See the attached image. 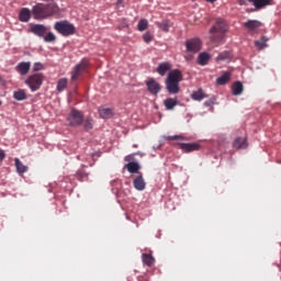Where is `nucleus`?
<instances>
[{
  "label": "nucleus",
  "instance_id": "c85d7f7f",
  "mask_svg": "<svg viewBox=\"0 0 281 281\" xmlns=\"http://www.w3.org/2000/svg\"><path fill=\"white\" fill-rule=\"evenodd\" d=\"M157 27L161 30V32H170V21L169 20H164L162 22H157L156 23Z\"/></svg>",
  "mask_w": 281,
  "mask_h": 281
},
{
  "label": "nucleus",
  "instance_id": "423d86ee",
  "mask_svg": "<svg viewBox=\"0 0 281 281\" xmlns=\"http://www.w3.org/2000/svg\"><path fill=\"white\" fill-rule=\"evenodd\" d=\"M184 45L188 54H199L203 43H201V40L199 38H190L186 41Z\"/></svg>",
  "mask_w": 281,
  "mask_h": 281
},
{
  "label": "nucleus",
  "instance_id": "393cba45",
  "mask_svg": "<svg viewBox=\"0 0 281 281\" xmlns=\"http://www.w3.org/2000/svg\"><path fill=\"white\" fill-rule=\"evenodd\" d=\"M231 79H232V74L224 72L221 77L216 79V82L217 85L223 86V85H227V82H229Z\"/></svg>",
  "mask_w": 281,
  "mask_h": 281
},
{
  "label": "nucleus",
  "instance_id": "39448f33",
  "mask_svg": "<svg viewBox=\"0 0 281 281\" xmlns=\"http://www.w3.org/2000/svg\"><path fill=\"white\" fill-rule=\"evenodd\" d=\"M67 122L69 126H81L85 122V114L81 111L72 109L67 116Z\"/></svg>",
  "mask_w": 281,
  "mask_h": 281
},
{
  "label": "nucleus",
  "instance_id": "ea45409f",
  "mask_svg": "<svg viewBox=\"0 0 281 281\" xmlns=\"http://www.w3.org/2000/svg\"><path fill=\"white\" fill-rule=\"evenodd\" d=\"M3 159H5V151L0 149V161H3Z\"/></svg>",
  "mask_w": 281,
  "mask_h": 281
},
{
  "label": "nucleus",
  "instance_id": "aec40b11",
  "mask_svg": "<svg viewBox=\"0 0 281 281\" xmlns=\"http://www.w3.org/2000/svg\"><path fill=\"white\" fill-rule=\"evenodd\" d=\"M178 104L179 101L175 98H168L164 101V106L167 111H172Z\"/></svg>",
  "mask_w": 281,
  "mask_h": 281
},
{
  "label": "nucleus",
  "instance_id": "7ed1b4c3",
  "mask_svg": "<svg viewBox=\"0 0 281 281\" xmlns=\"http://www.w3.org/2000/svg\"><path fill=\"white\" fill-rule=\"evenodd\" d=\"M54 30H56L58 34H61V36H72V34H76V26L69 23V21L56 22Z\"/></svg>",
  "mask_w": 281,
  "mask_h": 281
},
{
  "label": "nucleus",
  "instance_id": "dca6fc26",
  "mask_svg": "<svg viewBox=\"0 0 281 281\" xmlns=\"http://www.w3.org/2000/svg\"><path fill=\"white\" fill-rule=\"evenodd\" d=\"M249 144H247V138L245 137H237L233 142V148H236V150H240V148H247Z\"/></svg>",
  "mask_w": 281,
  "mask_h": 281
},
{
  "label": "nucleus",
  "instance_id": "bb28decb",
  "mask_svg": "<svg viewBox=\"0 0 281 281\" xmlns=\"http://www.w3.org/2000/svg\"><path fill=\"white\" fill-rule=\"evenodd\" d=\"M142 260H143L144 265H146L147 267H153V265H155V257L151 255L143 254Z\"/></svg>",
  "mask_w": 281,
  "mask_h": 281
},
{
  "label": "nucleus",
  "instance_id": "c756f323",
  "mask_svg": "<svg viewBox=\"0 0 281 281\" xmlns=\"http://www.w3.org/2000/svg\"><path fill=\"white\" fill-rule=\"evenodd\" d=\"M192 100H204V98H207V95H205V92H203V90H198L195 92L192 93L191 95Z\"/></svg>",
  "mask_w": 281,
  "mask_h": 281
},
{
  "label": "nucleus",
  "instance_id": "72a5a7b5",
  "mask_svg": "<svg viewBox=\"0 0 281 281\" xmlns=\"http://www.w3.org/2000/svg\"><path fill=\"white\" fill-rule=\"evenodd\" d=\"M83 128H85V131H91V128H93V119L88 117V119L83 122Z\"/></svg>",
  "mask_w": 281,
  "mask_h": 281
},
{
  "label": "nucleus",
  "instance_id": "37998d69",
  "mask_svg": "<svg viewBox=\"0 0 281 281\" xmlns=\"http://www.w3.org/2000/svg\"><path fill=\"white\" fill-rule=\"evenodd\" d=\"M125 161H131V156H126Z\"/></svg>",
  "mask_w": 281,
  "mask_h": 281
},
{
  "label": "nucleus",
  "instance_id": "f8f14e48",
  "mask_svg": "<svg viewBox=\"0 0 281 281\" xmlns=\"http://www.w3.org/2000/svg\"><path fill=\"white\" fill-rule=\"evenodd\" d=\"M178 146L182 153H194V150H201V145L199 143H179Z\"/></svg>",
  "mask_w": 281,
  "mask_h": 281
},
{
  "label": "nucleus",
  "instance_id": "1a4fd4ad",
  "mask_svg": "<svg viewBox=\"0 0 281 281\" xmlns=\"http://www.w3.org/2000/svg\"><path fill=\"white\" fill-rule=\"evenodd\" d=\"M145 85L147 87V91H149L151 95H159L161 92V85L157 82L155 78H150L145 82Z\"/></svg>",
  "mask_w": 281,
  "mask_h": 281
},
{
  "label": "nucleus",
  "instance_id": "79ce46f5",
  "mask_svg": "<svg viewBox=\"0 0 281 281\" xmlns=\"http://www.w3.org/2000/svg\"><path fill=\"white\" fill-rule=\"evenodd\" d=\"M247 1L249 0H238L239 5H247Z\"/></svg>",
  "mask_w": 281,
  "mask_h": 281
},
{
  "label": "nucleus",
  "instance_id": "f704fd0d",
  "mask_svg": "<svg viewBox=\"0 0 281 281\" xmlns=\"http://www.w3.org/2000/svg\"><path fill=\"white\" fill-rule=\"evenodd\" d=\"M76 177H77L78 181H85V179H87L89 177V175L86 173L85 170H78L76 173Z\"/></svg>",
  "mask_w": 281,
  "mask_h": 281
},
{
  "label": "nucleus",
  "instance_id": "4c0bfd02",
  "mask_svg": "<svg viewBox=\"0 0 281 281\" xmlns=\"http://www.w3.org/2000/svg\"><path fill=\"white\" fill-rule=\"evenodd\" d=\"M43 69V64L35 63L33 67V71H41Z\"/></svg>",
  "mask_w": 281,
  "mask_h": 281
},
{
  "label": "nucleus",
  "instance_id": "4468645a",
  "mask_svg": "<svg viewBox=\"0 0 281 281\" xmlns=\"http://www.w3.org/2000/svg\"><path fill=\"white\" fill-rule=\"evenodd\" d=\"M170 69H172V65H170L168 61H164L158 65L156 71L159 74V76H166Z\"/></svg>",
  "mask_w": 281,
  "mask_h": 281
},
{
  "label": "nucleus",
  "instance_id": "a211bd4d",
  "mask_svg": "<svg viewBox=\"0 0 281 281\" xmlns=\"http://www.w3.org/2000/svg\"><path fill=\"white\" fill-rule=\"evenodd\" d=\"M31 18H32V11H30V9L23 8L20 11L19 19L20 21H22V23H27V21H30Z\"/></svg>",
  "mask_w": 281,
  "mask_h": 281
},
{
  "label": "nucleus",
  "instance_id": "b1692460",
  "mask_svg": "<svg viewBox=\"0 0 281 281\" xmlns=\"http://www.w3.org/2000/svg\"><path fill=\"white\" fill-rule=\"evenodd\" d=\"M269 42V37L267 36H261V38L259 41L255 42V46L258 49H265L267 47H269V45L267 44Z\"/></svg>",
  "mask_w": 281,
  "mask_h": 281
},
{
  "label": "nucleus",
  "instance_id": "7c9ffc66",
  "mask_svg": "<svg viewBox=\"0 0 281 281\" xmlns=\"http://www.w3.org/2000/svg\"><path fill=\"white\" fill-rule=\"evenodd\" d=\"M68 81L67 78H61L57 81V91L61 93L64 89L67 88Z\"/></svg>",
  "mask_w": 281,
  "mask_h": 281
},
{
  "label": "nucleus",
  "instance_id": "4be33fe9",
  "mask_svg": "<svg viewBox=\"0 0 281 281\" xmlns=\"http://www.w3.org/2000/svg\"><path fill=\"white\" fill-rule=\"evenodd\" d=\"M233 95H241L244 91L243 82L236 81L232 86Z\"/></svg>",
  "mask_w": 281,
  "mask_h": 281
},
{
  "label": "nucleus",
  "instance_id": "c9c22d12",
  "mask_svg": "<svg viewBox=\"0 0 281 281\" xmlns=\"http://www.w3.org/2000/svg\"><path fill=\"white\" fill-rule=\"evenodd\" d=\"M42 38H44L45 43H54V41H56V35L50 32L47 35H44Z\"/></svg>",
  "mask_w": 281,
  "mask_h": 281
},
{
  "label": "nucleus",
  "instance_id": "a18cd8bd",
  "mask_svg": "<svg viewBox=\"0 0 281 281\" xmlns=\"http://www.w3.org/2000/svg\"><path fill=\"white\" fill-rule=\"evenodd\" d=\"M134 146V148H137V145H133Z\"/></svg>",
  "mask_w": 281,
  "mask_h": 281
},
{
  "label": "nucleus",
  "instance_id": "412c9836",
  "mask_svg": "<svg viewBox=\"0 0 281 281\" xmlns=\"http://www.w3.org/2000/svg\"><path fill=\"white\" fill-rule=\"evenodd\" d=\"M198 65L201 67H205L210 63V54L207 53H200L196 60Z\"/></svg>",
  "mask_w": 281,
  "mask_h": 281
},
{
  "label": "nucleus",
  "instance_id": "58836bf2",
  "mask_svg": "<svg viewBox=\"0 0 281 281\" xmlns=\"http://www.w3.org/2000/svg\"><path fill=\"white\" fill-rule=\"evenodd\" d=\"M167 139H169L170 142L175 140V139H183L182 136L179 135H175V136H168Z\"/></svg>",
  "mask_w": 281,
  "mask_h": 281
},
{
  "label": "nucleus",
  "instance_id": "e433bc0d",
  "mask_svg": "<svg viewBox=\"0 0 281 281\" xmlns=\"http://www.w3.org/2000/svg\"><path fill=\"white\" fill-rule=\"evenodd\" d=\"M143 41H145V43H150V41H153V34H150V33H145L144 35H143Z\"/></svg>",
  "mask_w": 281,
  "mask_h": 281
},
{
  "label": "nucleus",
  "instance_id": "c03bdc74",
  "mask_svg": "<svg viewBox=\"0 0 281 281\" xmlns=\"http://www.w3.org/2000/svg\"><path fill=\"white\" fill-rule=\"evenodd\" d=\"M207 1V3H214V1H216V0H206Z\"/></svg>",
  "mask_w": 281,
  "mask_h": 281
},
{
  "label": "nucleus",
  "instance_id": "9b49d317",
  "mask_svg": "<svg viewBox=\"0 0 281 281\" xmlns=\"http://www.w3.org/2000/svg\"><path fill=\"white\" fill-rule=\"evenodd\" d=\"M30 32L40 38H43L47 33V26L44 24H31Z\"/></svg>",
  "mask_w": 281,
  "mask_h": 281
},
{
  "label": "nucleus",
  "instance_id": "2eb2a0df",
  "mask_svg": "<svg viewBox=\"0 0 281 281\" xmlns=\"http://www.w3.org/2000/svg\"><path fill=\"white\" fill-rule=\"evenodd\" d=\"M272 0H248V3H252L256 10H262V8H267V5H271Z\"/></svg>",
  "mask_w": 281,
  "mask_h": 281
},
{
  "label": "nucleus",
  "instance_id": "f257e3e1",
  "mask_svg": "<svg viewBox=\"0 0 281 281\" xmlns=\"http://www.w3.org/2000/svg\"><path fill=\"white\" fill-rule=\"evenodd\" d=\"M183 81V74L179 69L170 70L165 80V88L170 95H177L181 91L180 82Z\"/></svg>",
  "mask_w": 281,
  "mask_h": 281
},
{
  "label": "nucleus",
  "instance_id": "a19ab883",
  "mask_svg": "<svg viewBox=\"0 0 281 281\" xmlns=\"http://www.w3.org/2000/svg\"><path fill=\"white\" fill-rule=\"evenodd\" d=\"M116 8H124V0H117Z\"/></svg>",
  "mask_w": 281,
  "mask_h": 281
},
{
  "label": "nucleus",
  "instance_id": "9d476101",
  "mask_svg": "<svg viewBox=\"0 0 281 281\" xmlns=\"http://www.w3.org/2000/svg\"><path fill=\"white\" fill-rule=\"evenodd\" d=\"M243 26L248 30L249 34H258V30L262 27V22L258 20H249L247 22H244Z\"/></svg>",
  "mask_w": 281,
  "mask_h": 281
},
{
  "label": "nucleus",
  "instance_id": "5701e85b",
  "mask_svg": "<svg viewBox=\"0 0 281 281\" xmlns=\"http://www.w3.org/2000/svg\"><path fill=\"white\" fill-rule=\"evenodd\" d=\"M14 100H18V102H21L23 100H27V93L23 89H19L18 91L13 92Z\"/></svg>",
  "mask_w": 281,
  "mask_h": 281
},
{
  "label": "nucleus",
  "instance_id": "2f4dec72",
  "mask_svg": "<svg viewBox=\"0 0 281 281\" xmlns=\"http://www.w3.org/2000/svg\"><path fill=\"white\" fill-rule=\"evenodd\" d=\"M229 58H232V55L229 54V52L225 50L216 57V61L221 63L223 60H229Z\"/></svg>",
  "mask_w": 281,
  "mask_h": 281
},
{
  "label": "nucleus",
  "instance_id": "a878e982",
  "mask_svg": "<svg viewBox=\"0 0 281 281\" xmlns=\"http://www.w3.org/2000/svg\"><path fill=\"white\" fill-rule=\"evenodd\" d=\"M125 168L127 170V172H131L132 175H135V172H139V164L132 161L128 162L127 165H125Z\"/></svg>",
  "mask_w": 281,
  "mask_h": 281
},
{
  "label": "nucleus",
  "instance_id": "49530a36",
  "mask_svg": "<svg viewBox=\"0 0 281 281\" xmlns=\"http://www.w3.org/2000/svg\"><path fill=\"white\" fill-rule=\"evenodd\" d=\"M1 104H3V103L0 101V106H1Z\"/></svg>",
  "mask_w": 281,
  "mask_h": 281
},
{
  "label": "nucleus",
  "instance_id": "cd10ccee",
  "mask_svg": "<svg viewBox=\"0 0 281 281\" xmlns=\"http://www.w3.org/2000/svg\"><path fill=\"white\" fill-rule=\"evenodd\" d=\"M14 161H15V168H16L19 175H23V173L27 172V166L23 165V162H21V160L19 158H15Z\"/></svg>",
  "mask_w": 281,
  "mask_h": 281
},
{
  "label": "nucleus",
  "instance_id": "ddd939ff",
  "mask_svg": "<svg viewBox=\"0 0 281 281\" xmlns=\"http://www.w3.org/2000/svg\"><path fill=\"white\" fill-rule=\"evenodd\" d=\"M133 186L135 190H138V192L146 190V181L144 180V176L140 175L136 177L133 181Z\"/></svg>",
  "mask_w": 281,
  "mask_h": 281
},
{
  "label": "nucleus",
  "instance_id": "f03ea898",
  "mask_svg": "<svg viewBox=\"0 0 281 281\" xmlns=\"http://www.w3.org/2000/svg\"><path fill=\"white\" fill-rule=\"evenodd\" d=\"M58 5L56 3H37L32 8L33 19L36 21H43V19H48V16H54L57 14Z\"/></svg>",
  "mask_w": 281,
  "mask_h": 281
},
{
  "label": "nucleus",
  "instance_id": "0eeeda50",
  "mask_svg": "<svg viewBox=\"0 0 281 281\" xmlns=\"http://www.w3.org/2000/svg\"><path fill=\"white\" fill-rule=\"evenodd\" d=\"M228 30L227 22L225 20L217 18L215 25L211 27L210 32L212 34H225Z\"/></svg>",
  "mask_w": 281,
  "mask_h": 281
},
{
  "label": "nucleus",
  "instance_id": "20e7f679",
  "mask_svg": "<svg viewBox=\"0 0 281 281\" xmlns=\"http://www.w3.org/2000/svg\"><path fill=\"white\" fill-rule=\"evenodd\" d=\"M45 81V76L41 72L31 75L26 80L25 85L31 89L32 92L38 91L41 87H43V82Z\"/></svg>",
  "mask_w": 281,
  "mask_h": 281
},
{
  "label": "nucleus",
  "instance_id": "f3484780",
  "mask_svg": "<svg viewBox=\"0 0 281 281\" xmlns=\"http://www.w3.org/2000/svg\"><path fill=\"white\" fill-rule=\"evenodd\" d=\"M30 61H22L16 66V70L19 71V74H21V76H27V74H30Z\"/></svg>",
  "mask_w": 281,
  "mask_h": 281
},
{
  "label": "nucleus",
  "instance_id": "6ab92c4d",
  "mask_svg": "<svg viewBox=\"0 0 281 281\" xmlns=\"http://www.w3.org/2000/svg\"><path fill=\"white\" fill-rule=\"evenodd\" d=\"M99 113L102 120H111V117L114 115L113 109L111 108H100Z\"/></svg>",
  "mask_w": 281,
  "mask_h": 281
},
{
  "label": "nucleus",
  "instance_id": "6e6552de",
  "mask_svg": "<svg viewBox=\"0 0 281 281\" xmlns=\"http://www.w3.org/2000/svg\"><path fill=\"white\" fill-rule=\"evenodd\" d=\"M87 67H89V60L83 59L74 68L71 72V80H77L80 76H82L83 71H87Z\"/></svg>",
  "mask_w": 281,
  "mask_h": 281
},
{
  "label": "nucleus",
  "instance_id": "473e14b6",
  "mask_svg": "<svg viewBox=\"0 0 281 281\" xmlns=\"http://www.w3.org/2000/svg\"><path fill=\"white\" fill-rule=\"evenodd\" d=\"M148 29V20L143 19L137 24L138 32H144Z\"/></svg>",
  "mask_w": 281,
  "mask_h": 281
}]
</instances>
